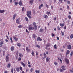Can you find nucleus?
Masks as SVG:
<instances>
[{"instance_id": "1", "label": "nucleus", "mask_w": 73, "mask_h": 73, "mask_svg": "<svg viewBox=\"0 0 73 73\" xmlns=\"http://www.w3.org/2000/svg\"><path fill=\"white\" fill-rule=\"evenodd\" d=\"M31 12L30 11H28L27 12V16L29 17V19H31Z\"/></svg>"}, {"instance_id": "2", "label": "nucleus", "mask_w": 73, "mask_h": 73, "mask_svg": "<svg viewBox=\"0 0 73 73\" xmlns=\"http://www.w3.org/2000/svg\"><path fill=\"white\" fill-rule=\"evenodd\" d=\"M20 18H18V19H17L16 20V23H17V24H20V20H19Z\"/></svg>"}, {"instance_id": "3", "label": "nucleus", "mask_w": 73, "mask_h": 73, "mask_svg": "<svg viewBox=\"0 0 73 73\" xmlns=\"http://www.w3.org/2000/svg\"><path fill=\"white\" fill-rule=\"evenodd\" d=\"M65 61L66 62L67 64H69V60L67 58H66L65 59Z\"/></svg>"}, {"instance_id": "4", "label": "nucleus", "mask_w": 73, "mask_h": 73, "mask_svg": "<svg viewBox=\"0 0 73 73\" xmlns=\"http://www.w3.org/2000/svg\"><path fill=\"white\" fill-rule=\"evenodd\" d=\"M36 40L37 41H42V39L40 38V37L39 36L38 37Z\"/></svg>"}, {"instance_id": "5", "label": "nucleus", "mask_w": 73, "mask_h": 73, "mask_svg": "<svg viewBox=\"0 0 73 73\" xmlns=\"http://www.w3.org/2000/svg\"><path fill=\"white\" fill-rule=\"evenodd\" d=\"M20 63L22 65H23V67H25V66L26 64H24V63L23 62H21Z\"/></svg>"}, {"instance_id": "6", "label": "nucleus", "mask_w": 73, "mask_h": 73, "mask_svg": "<svg viewBox=\"0 0 73 73\" xmlns=\"http://www.w3.org/2000/svg\"><path fill=\"white\" fill-rule=\"evenodd\" d=\"M34 29V27H29V31H31V30H33Z\"/></svg>"}, {"instance_id": "7", "label": "nucleus", "mask_w": 73, "mask_h": 73, "mask_svg": "<svg viewBox=\"0 0 73 73\" xmlns=\"http://www.w3.org/2000/svg\"><path fill=\"white\" fill-rule=\"evenodd\" d=\"M67 48L68 49H70L72 48V46L70 45H67Z\"/></svg>"}, {"instance_id": "8", "label": "nucleus", "mask_w": 73, "mask_h": 73, "mask_svg": "<svg viewBox=\"0 0 73 73\" xmlns=\"http://www.w3.org/2000/svg\"><path fill=\"white\" fill-rule=\"evenodd\" d=\"M43 4L42 3L41 5L39 6V9H41V8L42 7V6H43Z\"/></svg>"}, {"instance_id": "9", "label": "nucleus", "mask_w": 73, "mask_h": 73, "mask_svg": "<svg viewBox=\"0 0 73 73\" xmlns=\"http://www.w3.org/2000/svg\"><path fill=\"white\" fill-rule=\"evenodd\" d=\"M16 16V14H15L13 16V20H15Z\"/></svg>"}, {"instance_id": "10", "label": "nucleus", "mask_w": 73, "mask_h": 73, "mask_svg": "<svg viewBox=\"0 0 73 73\" xmlns=\"http://www.w3.org/2000/svg\"><path fill=\"white\" fill-rule=\"evenodd\" d=\"M6 62H8V61H9V57L6 56Z\"/></svg>"}, {"instance_id": "11", "label": "nucleus", "mask_w": 73, "mask_h": 73, "mask_svg": "<svg viewBox=\"0 0 73 73\" xmlns=\"http://www.w3.org/2000/svg\"><path fill=\"white\" fill-rule=\"evenodd\" d=\"M50 46V44L49 43H48L46 45V47H49V46Z\"/></svg>"}, {"instance_id": "12", "label": "nucleus", "mask_w": 73, "mask_h": 73, "mask_svg": "<svg viewBox=\"0 0 73 73\" xmlns=\"http://www.w3.org/2000/svg\"><path fill=\"white\" fill-rule=\"evenodd\" d=\"M10 49H11V51H13V50L15 49V47H14V46H12L11 47Z\"/></svg>"}, {"instance_id": "13", "label": "nucleus", "mask_w": 73, "mask_h": 73, "mask_svg": "<svg viewBox=\"0 0 73 73\" xmlns=\"http://www.w3.org/2000/svg\"><path fill=\"white\" fill-rule=\"evenodd\" d=\"M5 12V10H0V13H3Z\"/></svg>"}, {"instance_id": "14", "label": "nucleus", "mask_w": 73, "mask_h": 73, "mask_svg": "<svg viewBox=\"0 0 73 73\" xmlns=\"http://www.w3.org/2000/svg\"><path fill=\"white\" fill-rule=\"evenodd\" d=\"M26 50L27 51V52H30V50H29V48H28V47H27L26 48Z\"/></svg>"}, {"instance_id": "15", "label": "nucleus", "mask_w": 73, "mask_h": 73, "mask_svg": "<svg viewBox=\"0 0 73 73\" xmlns=\"http://www.w3.org/2000/svg\"><path fill=\"white\" fill-rule=\"evenodd\" d=\"M33 37L34 38H35V39H36V36L35 35V34H33Z\"/></svg>"}, {"instance_id": "16", "label": "nucleus", "mask_w": 73, "mask_h": 73, "mask_svg": "<svg viewBox=\"0 0 73 73\" xmlns=\"http://www.w3.org/2000/svg\"><path fill=\"white\" fill-rule=\"evenodd\" d=\"M13 38H14V40H15L16 41H17V40H18V38L15 36L13 37Z\"/></svg>"}, {"instance_id": "17", "label": "nucleus", "mask_w": 73, "mask_h": 73, "mask_svg": "<svg viewBox=\"0 0 73 73\" xmlns=\"http://www.w3.org/2000/svg\"><path fill=\"white\" fill-rule=\"evenodd\" d=\"M60 25L61 27H64L65 25V24H62V23H60Z\"/></svg>"}, {"instance_id": "18", "label": "nucleus", "mask_w": 73, "mask_h": 73, "mask_svg": "<svg viewBox=\"0 0 73 73\" xmlns=\"http://www.w3.org/2000/svg\"><path fill=\"white\" fill-rule=\"evenodd\" d=\"M44 29H43L42 28H41L39 30V32H41V33H42Z\"/></svg>"}, {"instance_id": "19", "label": "nucleus", "mask_w": 73, "mask_h": 73, "mask_svg": "<svg viewBox=\"0 0 73 73\" xmlns=\"http://www.w3.org/2000/svg\"><path fill=\"white\" fill-rule=\"evenodd\" d=\"M19 5H20V6H22V1H19Z\"/></svg>"}, {"instance_id": "20", "label": "nucleus", "mask_w": 73, "mask_h": 73, "mask_svg": "<svg viewBox=\"0 0 73 73\" xmlns=\"http://www.w3.org/2000/svg\"><path fill=\"white\" fill-rule=\"evenodd\" d=\"M33 1H34V0H31L30 1V3H31V4H32L33 3Z\"/></svg>"}, {"instance_id": "21", "label": "nucleus", "mask_w": 73, "mask_h": 73, "mask_svg": "<svg viewBox=\"0 0 73 73\" xmlns=\"http://www.w3.org/2000/svg\"><path fill=\"white\" fill-rule=\"evenodd\" d=\"M44 18H46V19H48V15H44Z\"/></svg>"}, {"instance_id": "22", "label": "nucleus", "mask_w": 73, "mask_h": 73, "mask_svg": "<svg viewBox=\"0 0 73 73\" xmlns=\"http://www.w3.org/2000/svg\"><path fill=\"white\" fill-rule=\"evenodd\" d=\"M50 12L47 11L46 12V14H47V15H48V16L49 15H50Z\"/></svg>"}, {"instance_id": "23", "label": "nucleus", "mask_w": 73, "mask_h": 73, "mask_svg": "<svg viewBox=\"0 0 73 73\" xmlns=\"http://www.w3.org/2000/svg\"><path fill=\"white\" fill-rule=\"evenodd\" d=\"M16 70L17 72H19L20 71V69L19 68H17L16 69Z\"/></svg>"}, {"instance_id": "24", "label": "nucleus", "mask_w": 73, "mask_h": 73, "mask_svg": "<svg viewBox=\"0 0 73 73\" xmlns=\"http://www.w3.org/2000/svg\"><path fill=\"white\" fill-rule=\"evenodd\" d=\"M49 61V58L48 57H47L46 58V62H48V61Z\"/></svg>"}, {"instance_id": "25", "label": "nucleus", "mask_w": 73, "mask_h": 73, "mask_svg": "<svg viewBox=\"0 0 73 73\" xmlns=\"http://www.w3.org/2000/svg\"><path fill=\"white\" fill-rule=\"evenodd\" d=\"M54 49H57V45L55 44L54 45Z\"/></svg>"}, {"instance_id": "26", "label": "nucleus", "mask_w": 73, "mask_h": 73, "mask_svg": "<svg viewBox=\"0 0 73 73\" xmlns=\"http://www.w3.org/2000/svg\"><path fill=\"white\" fill-rule=\"evenodd\" d=\"M69 53H70V51H69L68 50H67V51L66 55H67V54H69Z\"/></svg>"}, {"instance_id": "27", "label": "nucleus", "mask_w": 73, "mask_h": 73, "mask_svg": "<svg viewBox=\"0 0 73 73\" xmlns=\"http://www.w3.org/2000/svg\"><path fill=\"white\" fill-rule=\"evenodd\" d=\"M31 54L33 56H34L35 55V52H34V51H32Z\"/></svg>"}, {"instance_id": "28", "label": "nucleus", "mask_w": 73, "mask_h": 73, "mask_svg": "<svg viewBox=\"0 0 73 73\" xmlns=\"http://www.w3.org/2000/svg\"><path fill=\"white\" fill-rule=\"evenodd\" d=\"M25 19H26V21H27V22H28V21H29V20H28V18L27 17H25Z\"/></svg>"}, {"instance_id": "29", "label": "nucleus", "mask_w": 73, "mask_h": 73, "mask_svg": "<svg viewBox=\"0 0 73 73\" xmlns=\"http://www.w3.org/2000/svg\"><path fill=\"white\" fill-rule=\"evenodd\" d=\"M4 44V41H2L1 42H0V45H3Z\"/></svg>"}, {"instance_id": "30", "label": "nucleus", "mask_w": 73, "mask_h": 73, "mask_svg": "<svg viewBox=\"0 0 73 73\" xmlns=\"http://www.w3.org/2000/svg\"><path fill=\"white\" fill-rule=\"evenodd\" d=\"M19 4L18 2H15V5H17V4Z\"/></svg>"}, {"instance_id": "31", "label": "nucleus", "mask_w": 73, "mask_h": 73, "mask_svg": "<svg viewBox=\"0 0 73 73\" xmlns=\"http://www.w3.org/2000/svg\"><path fill=\"white\" fill-rule=\"evenodd\" d=\"M17 46H18L19 47H20L21 46V44H20L19 43H18L17 44Z\"/></svg>"}, {"instance_id": "32", "label": "nucleus", "mask_w": 73, "mask_h": 73, "mask_svg": "<svg viewBox=\"0 0 73 73\" xmlns=\"http://www.w3.org/2000/svg\"><path fill=\"white\" fill-rule=\"evenodd\" d=\"M34 29L35 30H37V26H35V27H34Z\"/></svg>"}, {"instance_id": "33", "label": "nucleus", "mask_w": 73, "mask_h": 73, "mask_svg": "<svg viewBox=\"0 0 73 73\" xmlns=\"http://www.w3.org/2000/svg\"><path fill=\"white\" fill-rule=\"evenodd\" d=\"M62 69H63V70H65V67H64V66H62Z\"/></svg>"}, {"instance_id": "34", "label": "nucleus", "mask_w": 73, "mask_h": 73, "mask_svg": "<svg viewBox=\"0 0 73 73\" xmlns=\"http://www.w3.org/2000/svg\"><path fill=\"white\" fill-rule=\"evenodd\" d=\"M71 38H73V34H72L70 36Z\"/></svg>"}, {"instance_id": "35", "label": "nucleus", "mask_w": 73, "mask_h": 73, "mask_svg": "<svg viewBox=\"0 0 73 73\" xmlns=\"http://www.w3.org/2000/svg\"><path fill=\"white\" fill-rule=\"evenodd\" d=\"M35 72L36 73H40V72H39V70H36L35 71Z\"/></svg>"}, {"instance_id": "36", "label": "nucleus", "mask_w": 73, "mask_h": 73, "mask_svg": "<svg viewBox=\"0 0 73 73\" xmlns=\"http://www.w3.org/2000/svg\"><path fill=\"white\" fill-rule=\"evenodd\" d=\"M10 40L11 41V42L12 43V42H13V40H12V37L10 38Z\"/></svg>"}, {"instance_id": "37", "label": "nucleus", "mask_w": 73, "mask_h": 73, "mask_svg": "<svg viewBox=\"0 0 73 73\" xmlns=\"http://www.w3.org/2000/svg\"><path fill=\"white\" fill-rule=\"evenodd\" d=\"M10 63H9L7 65V68H9V67H10Z\"/></svg>"}, {"instance_id": "38", "label": "nucleus", "mask_w": 73, "mask_h": 73, "mask_svg": "<svg viewBox=\"0 0 73 73\" xmlns=\"http://www.w3.org/2000/svg\"><path fill=\"white\" fill-rule=\"evenodd\" d=\"M33 25H34V27H35V26H36V23L34 22L33 23Z\"/></svg>"}, {"instance_id": "39", "label": "nucleus", "mask_w": 73, "mask_h": 73, "mask_svg": "<svg viewBox=\"0 0 73 73\" xmlns=\"http://www.w3.org/2000/svg\"><path fill=\"white\" fill-rule=\"evenodd\" d=\"M22 27V26H21V25H20L18 26V28H21Z\"/></svg>"}, {"instance_id": "40", "label": "nucleus", "mask_w": 73, "mask_h": 73, "mask_svg": "<svg viewBox=\"0 0 73 73\" xmlns=\"http://www.w3.org/2000/svg\"><path fill=\"white\" fill-rule=\"evenodd\" d=\"M19 69L20 70H23V68H22V67L21 66L20 67Z\"/></svg>"}, {"instance_id": "41", "label": "nucleus", "mask_w": 73, "mask_h": 73, "mask_svg": "<svg viewBox=\"0 0 73 73\" xmlns=\"http://www.w3.org/2000/svg\"><path fill=\"white\" fill-rule=\"evenodd\" d=\"M20 60H21V57H19L18 59V61H20Z\"/></svg>"}, {"instance_id": "42", "label": "nucleus", "mask_w": 73, "mask_h": 73, "mask_svg": "<svg viewBox=\"0 0 73 73\" xmlns=\"http://www.w3.org/2000/svg\"><path fill=\"white\" fill-rule=\"evenodd\" d=\"M57 28L58 30H60V27H59V26H58Z\"/></svg>"}, {"instance_id": "43", "label": "nucleus", "mask_w": 73, "mask_h": 73, "mask_svg": "<svg viewBox=\"0 0 73 73\" xmlns=\"http://www.w3.org/2000/svg\"><path fill=\"white\" fill-rule=\"evenodd\" d=\"M73 51H72L70 53V56H72V55H73Z\"/></svg>"}, {"instance_id": "44", "label": "nucleus", "mask_w": 73, "mask_h": 73, "mask_svg": "<svg viewBox=\"0 0 73 73\" xmlns=\"http://www.w3.org/2000/svg\"><path fill=\"white\" fill-rule=\"evenodd\" d=\"M11 72H12V73H13V68L11 69Z\"/></svg>"}, {"instance_id": "45", "label": "nucleus", "mask_w": 73, "mask_h": 73, "mask_svg": "<svg viewBox=\"0 0 73 73\" xmlns=\"http://www.w3.org/2000/svg\"><path fill=\"white\" fill-rule=\"evenodd\" d=\"M67 4H70V2L69 1H67Z\"/></svg>"}, {"instance_id": "46", "label": "nucleus", "mask_w": 73, "mask_h": 73, "mask_svg": "<svg viewBox=\"0 0 73 73\" xmlns=\"http://www.w3.org/2000/svg\"><path fill=\"white\" fill-rule=\"evenodd\" d=\"M45 49H47V50H49V49H50L49 48H48V47H46L45 48Z\"/></svg>"}, {"instance_id": "47", "label": "nucleus", "mask_w": 73, "mask_h": 73, "mask_svg": "<svg viewBox=\"0 0 73 73\" xmlns=\"http://www.w3.org/2000/svg\"><path fill=\"white\" fill-rule=\"evenodd\" d=\"M36 46L37 48H40V47L38 45H37Z\"/></svg>"}, {"instance_id": "48", "label": "nucleus", "mask_w": 73, "mask_h": 73, "mask_svg": "<svg viewBox=\"0 0 73 73\" xmlns=\"http://www.w3.org/2000/svg\"><path fill=\"white\" fill-rule=\"evenodd\" d=\"M60 72H62L63 71V70H62V69H60Z\"/></svg>"}, {"instance_id": "49", "label": "nucleus", "mask_w": 73, "mask_h": 73, "mask_svg": "<svg viewBox=\"0 0 73 73\" xmlns=\"http://www.w3.org/2000/svg\"><path fill=\"white\" fill-rule=\"evenodd\" d=\"M22 54H19V57H21L22 56Z\"/></svg>"}, {"instance_id": "50", "label": "nucleus", "mask_w": 73, "mask_h": 73, "mask_svg": "<svg viewBox=\"0 0 73 73\" xmlns=\"http://www.w3.org/2000/svg\"><path fill=\"white\" fill-rule=\"evenodd\" d=\"M55 35L54 34L52 33V37H54V36Z\"/></svg>"}, {"instance_id": "51", "label": "nucleus", "mask_w": 73, "mask_h": 73, "mask_svg": "<svg viewBox=\"0 0 73 73\" xmlns=\"http://www.w3.org/2000/svg\"><path fill=\"white\" fill-rule=\"evenodd\" d=\"M68 17L69 19H71V16H70V15H68Z\"/></svg>"}, {"instance_id": "52", "label": "nucleus", "mask_w": 73, "mask_h": 73, "mask_svg": "<svg viewBox=\"0 0 73 73\" xmlns=\"http://www.w3.org/2000/svg\"><path fill=\"white\" fill-rule=\"evenodd\" d=\"M36 56H37V55H38V52H37V51L36 52Z\"/></svg>"}, {"instance_id": "53", "label": "nucleus", "mask_w": 73, "mask_h": 73, "mask_svg": "<svg viewBox=\"0 0 73 73\" xmlns=\"http://www.w3.org/2000/svg\"><path fill=\"white\" fill-rule=\"evenodd\" d=\"M46 58V55H45L44 56L43 58Z\"/></svg>"}, {"instance_id": "54", "label": "nucleus", "mask_w": 73, "mask_h": 73, "mask_svg": "<svg viewBox=\"0 0 73 73\" xmlns=\"http://www.w3.org/2000/svg\"><path fill=\"white\" fill-rule=\"evenodd\" d=\"M9 56V54H7L6 56V57H8V56Z\"/></svg>"}, {"instance_id": "55", "label": "nucleus", "mask_w": 73, "mask_h": 73, "mask_svg": "<svg viewBox=\"0 0 73 73\" xmlns=\"http://www.w3.org/2000/svg\"><path fill=\"white\" fill-rule=\"evenodd\" d=\"M5 40V41H6V42H8V39H6Z\"/></svg>"}, {"instance_id": "56", "label": "nucleus", "mask_w": 73, "mask_h": 73, "mask_svg": "<svg viewBox=\"0 0 73 73\" xmlns=\"http://www.w3.org/2000/svg\"><path fill=\"white\" fill-rule=\"evenodd\" d=\"M59 60L60 61L61 63H62V60L61 59H59Z\"/></svg>"}, {"instance_id": "57", "label": "nucleus", "mask_w": 73, "mask_h": 73, "mask_svg": "<svg viewBox=\"0 0 73 73\" xmlns=\"http://www.w3.org/2000/svg\"><path fill=\"white\" fill-rule=\"evenodd\" d=\"M62 36H64V33H62Z\"/></svg>"}, {"instance_id": "58", "label": "nucleus", "mask_w": 73, "mask_h": 73, "mask_svg": "<svg viewBox=\"0 0 73 73\" xmlns=\"http://www.w3.org/2000/svg\"><path fill=\"white\" fill-rule=\"evenodd\" d=\"M69 6L67 5V9H69Z\"/></svg>"}, {"instance_id": "59", "label": "nucleus", "mask_w": 73, "mask_h": 73, "mask_svg": "<svg viewBox=\"0 0 73 73\" xmlns=\"http://www.w3.org/2000/svg\"><path fill=\"white\" fill-rule=\"evenodd\" d=\"M46 8H49V7L48 6V5H46Z\"/></svg>"}, {"instance_id": "60", "label": "nucleus", "mask_w": 73, "mask_h": 73, "mask_svg": "<svg viewBox=\"0 0 73 73\" xmlns=\"http://www.w3.org/2000/svg\"><path fill=\"white\" fill-rule=\"evenodd\" d=\"M24 10V7H23L22 8V11H23Z\"/></svg>"}, {"instance_id": "61", "label": "nucleus", "mask_w": 73, "mask_h": 73, "mask_svg": "<svg viewBox=\"0 0 73 73\" xmlns=\"http://www.w3.org/2000/svg\"><path fill=\"white\" fill-rule=\"evenodd\" d=\"M31 71L32 72L33 71V68H31Z\"/></svg>"}, {"instance_id": "62", "label": "nucleus", "mask_w": 73, "mask_h": 73, "mask_svg": "<svg viewBox=\"0 0 73 73\" xmlns=\"http://www.w3.org/2000/svg\"><path fill=\"white\" fill-rule=\"evenodd\" d=\"M26 32H27V33H29V31H28V30H27V29H26Z\"/></svg>"}, {"instance_id": "63", "label": "nucleus", "mask_w": 73, "mask_h": 73, "mask_svg": "<svg viewBox=\"0 0 73 73\" xmlns=\"http://www.w3.org/2000/svg\"><path fill=\"white\" fill-rule=\"evenodd\" d=\"M54 64H55V65H57V62H54Z\"/></svg>"}, {"instance_id": "64", "label": "nucleus", "mask_w": 73, "mask_h": 73, "mask_svg": "<svg viewBox=\"0 0 73 73\" xmlns=\"http://www.w3.org/2000/svg\"><path fill=\"white\" fill-rule=\"evenodd\" d=\"M57 39L58 40H59V37H58L57 36Z\"/></svg>"}]
</instances>
